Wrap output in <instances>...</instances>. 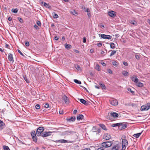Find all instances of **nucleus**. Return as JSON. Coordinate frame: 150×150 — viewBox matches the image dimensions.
<instances>
[{
    "label": "nucleus",
    "instance_id": "423d86ee",
    "mask_svg": "<svg viewBox=\"0 0 150 150\" xmlns=\"http://www.w3.org/2000/svg\"><path fill=\"white\" fill-rule=\"evenodd\" d=\"M31 134L33 140L35 142H36L37 141V137L36 136L35 132L34 131H32L31 132Z\"/></svg>",
    "mask_w": 150,
    "mask_h": 150
},
{
    "label": "nucleus",
    "instance_id": "f3484780",
    "mask_svg": "<svg viewBox=\"0 0 150 150\" xmlns=\"http://www.w3.org/2000/svg\"><path fill=\"white\" fill-rule=\"evenodd\" d=\"M73 132H74L73 131H71L70 130H69L68 131L64 132L63 133L64 135H70Z\"/></svg>",
    "mask_w": 150,
    "mask_h": 150
},
{
    "label": "nucleus",
    "instance_id": "8fccbe9b",
    "mask_svg": "<svg viewBox=\"0 0 150 150\" xmlns=\"http://www.w3.org/2000/svg\"><path fill=\"white\" fill-rule=\"evenodd\" d=\"M36 23L39 26H40L41 25V23L40 21H37Z\"/></svg>",
    "mask_w": 150,
    "mask_h": 150
},
{
    "label": "nucleus",
    "instance_id": "58836bf2",
    "mask_svg": "<svg viewBox=\"0 0 150 150\" xmlns=\"http://www.w3.org/2000/svg\"><path fill=\"white\" fill-rule=\"evenodd\" d=\"M131 23L134 25H136L137 23L136 22L134 21H132L131 22Z\"/></svg>",
    "mask_w": 150,
    "mask_h": 150
},
{
    "label": "nucleus",
    "instance_id": "393cba45",
    "mask_svg": "<svg viewBox=\"0 0 150 150\" xmlns=\"http://www.w3.org/2000/svg\"><path fill=\"white\" fill-rule=\"evenodd\" d=\"M112 61L113 62H112V64L115 67H117L119 64V63L115 60H112Z\"/></svg>",
    "mask_w": 150,
    "mask_h": 150
},
{
    "label": "nucleus",
    "instance_id": "f257e3e1",
    "mask_svg": "<svg viewBox=\"0 0 150 150\" xmlns=\"http://www.w3.org/2000/svg\"><path fill=\"white\" fill-rule=\"evenodd\" d=\"M126 137L125 136H123L122 137L121 139L122 140V150H125L126 147L128 145V141L126 139Z\"/></svg>",
    "mask_w": 150,
    "mask_h": 150
},
{
    "label": "nucleus",
    "instance_id": "dca6fc26",
    "mask_svg": "<svg viewBox=\"0 0 150 150\" xmlns=\"http://www.w3.org/2000/svg\"><path fill=\"white\" fill-rule=\"evenodd\" d=\"M78 100H79L81 103L85 105H87L88 104V102L86 100L83 99L78 98Z\"/></svg>",
    "mask_w": 150,
    "mask_h": 150
},
{
    "label": "nucleus",
    "instance_id": "864d4df0",
    "mask_svg": "<svg viewBox=\"0 0 150 150\" xmlns=\"http://www.w3.org/2000/svg\"><path fill=\"white\" fill-rule=\"evenodd\" d=\"M40 136H42L43 137H46V135L45 134V132H43Z\"/></svg>",
    "mask_w": 150,
    "mask_h": 150
},
{
    "label": "nucleus",
    "instance_id": "412c9836",
    "mask_svg": "<svg viewBox=\"0 0 150 150\" xmlns=\"http://www.w3.org/2000/svg\"><path fill=\"white\" fill-rule=\"evenodd\" d=\"M131 79L133 81L136 83H137L139 81L138 79L136 76H135V77H132L131 78Z\"/></svg>",
    "mask_w": 150,
    "mask_h": 150
},
{
    "label": "nucleus",
    "instance_id": "e433bc0d",
    "mask_svg": "<svg viewBox=\"0 0 150 150\" xmlns=\"http://www.w3.org/2000/svg\"><path fill=\"white\" fill-rule=\"evenodd\" d=\"M11 11L12 12L15 13H16L18 11V9L16 8L15 9H12L11 10Z\"/></svg>",
    "mask_w": 150,
    "mask_h": 150
},
{
    "label": "nucleus",
    "instance_id": "69168bd1",
    "mask_svg": "<svg viewBox=\"0 0 150 150\" xmlns=\"http://www.w3.org/2000/svg\"><path fill=\"white\" fill-rule=\"evenodd\" d=\"M97 45L98 47H101L102 45V44L101 43H98Z\"/></svg>",
    "mask_w": 150,
    "mask_h": 150
},
{
    "label": "nucleus",
    "instance_id": "338daca9",
    "mask_svg": "<svg viewBox=\"0 0 150 150\" xmlns=\"http://www.w3.org/2000/svg\"><path fill=\"white\" fill-rule=\"evenodd\" d=\"M74 52H76L77 53H79V51L77 50H74Z\"/></svg>",
    "mask_w": 150,
    "mask_h": 150
},
{
    "label": "nucleus",
    "instance_id": "f704fd0d",
    "mask_svg": "<svg viewBox=\"0 0 150 150\" xmlns=\"http://www.w3.org/2000/svg\"><path fill=\"white\" fill-rule=\"evenodd\" d=\"M99 84L100 86V87L102 88V89H106V87L104 84L101 83H100Z\"/></svg>",
    "mask_w": 150,
    "mask_h": 150
},
{
    "label": "nucleus",
    "instance_id": "6e6d98bb",
    "mask_svg": "<svg viewBox=\"0 0 150 150\" xmlns=\"http://www.w3.org/2000/svg\"><path fill=\"white\" fill-rule=\"evenodd\" d=\"M105 147H100L97 150H104Z\"/></svg>",
    "mask_w": 150,
    "mask_h": 150
},
{
    "label": "nucleus",
    "instance_id": "a18cd8bd",
    "mask_svg": "<svg viewBox=\"0 0 150 150\" xmlns=\"http://www.w3.org/2000/svg\"><path fill=\"white\" fill-rule=\"evenodd\" d=\"M75 68L78 70H79L80 69V67L78 65H76L75 66Z\"/></svg>",
    "mask_w": 150,
    "mask_h": 150
},
{
    "label": "nucleus",
    "instance_id": "680f3d73",
    "mask_svg": "<svg viewBox=\"0 0 150 150\" xmlns=\"http://www.w3.org/2000/svg\"><path fill=\"white\" fill-rule=\"evenodd\" d=\"M93 132H97L98 133H99L100 132V130L99 129H98L97 131H94Z\"/></svg>",
    "mask_w": 150,
    "mask_h": 150
},
{
    "label": "nucleus",
    "instance_id": "a878e982",
    "mask_svg": "<svg viewBox=\"0 0 150 150\" xmlns=\"http://www.w3.org/2000/svg\"><path fill=\"white\" fill-rule=\"evenodd\" d=\"M65 47L66 49L69 50L71 47V46L70 45L66 44L65 45Z\"/></svg>",
    "mask_w": 150,
    "mask_h": 150
},
{
    "label": "nucleus",
    "instance_id": "aec40b11",
    "mask_svg": "<svg viewBox=\"0 0 150 150\" xmlns=\"http://www.w3.org/2000/svg\"><path fill=\"white\" fill-rule=\"evenodd\" d=\"M57 143V142H60L62 143H65L67 142V140L63 139H61L60 140H56L55 141Z\"/></svg>",
    "mask_w": 150,
    "mask_h": 150
},
{
    "label": "nucleus",
    "instance_id": "4c0bfd02",
    "mask_svg": "<svg viewBox=\"0 0 150 150\" xmlns=\"http://www.w3.org/2000/svg\"><path fill=\"white\" fill-rule=\"evenodd\" d=\"M110 47L112 49H114L115 48V46L114 43H111L110 45Z\"/></svg>",
    "mask_w": 150,
    "mask_h": 150
},
{
    "label": "nucleus",
    "instance_id": "4be33fe9",
    "mask_svg": "<svg viewBox=\"0 0 150 150\" xmlns=\"http://www.w3.org/2000/svg\"><path fill=\"white\" fill-rule=\"evenodd\" d=\"M41 3L42 4H43L44 6L47 8H50L51 7V6L49 4L47 3H46L42 2Z\"/></svg>",
    "mask_w": 150,
    "mask_h": 150
},
{
    "label": "nucleus",
    "instance_id": "c03bdc74",
    "mask_svg": "<svg viewBox=\"0 0 150 150\" xmlns=\"http://www.w3.org/2000/svg\"><path fill=\"white\" fill-rule=\"evenodd\" d=\"M119 149L116 147L114 146L112 149V150H118Z\"/></svg>",
    "mask_w": 150,
    "mask_h": 150
},
{
    "label": "nucleus",
    "instance_id": "473e14b6",
    "mask_svg": "<svg viewBox=\"0 0 150 150\" xmlns=\"http://www.w3.org/2000/svg\"><path fill=\"white\" fill-rule=\"evenodd\" d=\"M74 81L76 83L79 84H81V81H80L78 80L77 79H74Z\"/></svg>",
    "mask_w": 150,
    "mask_h": 150
},
{
    "label": "nucleus",
    "instance_id": "603ef678",
    "mask_svg": "<svg viewBox=\"0 0 150 150\" xmlns=\"http://www.w3.org/2000/svg\"><path fill=\"white\" fill-rule=\"evenodd\" d=\"M25 45L26 46L28 47L29 46L30 44L29 42L28 41H26L25 43Z\"/></svg>",
    "mask_w": 150,
    "mask_h": 150
},
{
    "label": "nucleus",
    "instance_id": "c756f323",
    "mask_svg": "<svg viewBox=\"0 0 150 150\" xmlns=\"http://www.w3.org/2000/svg\"><path fill=\"white\" fill-rule=\"evenodd\" d=\"M95 69L98 71L100 70V67L98 64H96V65Z\"/></svg>",
    "mask_w": 150,
    "mask_h": 150
},
{
    "label": "nucleus",
    "instance_id": "37998d69",
    "mask_svg": "<svg viewBox=\"0 0 150 150\" xmlns=\"http://www.w3.org/2000/svg\"><path fill=\"white\" fill-rule=\"evenodd\" d=\"M127 90L129 91H130L131 93L132 94H134V92L133 91H132L131 90V89L130 88H127Z\"/></svg>",
    "mask_w": 150,
    "mask_h": 150
},
{
    "label": "nucleus",
    "instance_id": "052dcab7",
    "mask_svg": "<svg viewBox=\"0 0 150 150\" xmlns=\"http://www.w3.org/2000/svg\"><path fill=\"white\" fill-rule=\"evenodd\" d=\"M86 42V38L85 37L83 38V42L85 43Z\"/></svg>",
    "mask_w": 150,
    "mask_h": 150
},
{
    "label": "nucleus",
    "instance_id": "0e129e2a",
    "mask_svg": "<svg viewBox=\"0 0 150 150\" xmlns=\"http://www.w3.org/2000/svg\"><path fill=\"white\" fill-rule=\"evenodd\" d=\"M77 111L76 110H74L73 112V114H76L77 113Z\"/></svg>",
    "mask_w": 150,
    "mask_h": 150
},
{
    "label": "nucleus",
    "instance_id": "1a4fd4ad",
    "mask_svg": "<svg viewBox=\"0 0 150 150\" xmlns=\"http://www.w3.org/2000/svg\"><path fill=\"white\" fill-rule=\"evenodd\" d=\"M100 36L101 38L103 39H107L108 40H110L112 38V36L109 35L101 34Z\"/></svg>",
    "mask_w": 150,
    "mask_h": 150
},
{
    "label": "nucleus",
    "instance_id": "e2e57ef3",
    "mask_svg": "<svg viewBox=\"0 0 150 150\" xmlns=\"http://www.w3.org/2000/svg\"><path fill=\"white\" fill-rule=\"evenodd\" d=\"M123 64L124 65H125V66H128V65L127 63L126 62H123Z\"/></svg>",
    "mask_w": 150,
    "mask_h": 150
},
{
    "label": "nucleus",
    "instance_id": "6ab92c4d",
    "mask_svg": "<svg viewBox=\"0 0 150 150\" xmlns=\"http://www.w3.org/2000/svg\"><path fill=\"white\" fill-rule=\"evenodd\" d=\"M84 116L82 114H80L79 116H77L76 119L77 120H82L83 119H84Z\"/></svg>",
    "mask_w": 150,
    "mask_h": 150
},
{
    "label": "nucleus",
    "instance_id": "bb28decb",
    "mask_svg": "<svg viewBox=\"0 0 150 150\" xmlns=\"http://www.w3.org/2000/svg\"><path fill=\"white\" fill-rule=\"evenodd\" d=\"M142 132L139 133L137 134H134L133 136L136 138H138L141 135Z\"/></svg>",
    "mask_w": 150,
    "mask_h": 150
},
{
    "label": "nucleus",
    "instance_id": "ddd939ff",
    "mask_svg": "<svg viewBox=\"0 0 150 150\" xmlns=\"http://www.w3.org/2000/svg\"><path fill=\"white\" fill-rule=\"evenodd\" d=\"M62 98L64 101L65 103L68 104L69 103V101L68 98L65 95L62 97Z\"/></svg>",
    "mask_w": 150,
    "mask_h": 150
},
{
    "label": "nucleus",
    "instance_id": "13d9d810",
    "mask_svg": "<svg viewBox=\"0 0 150 150\" xmlns=\"http://www.w3.org/2000/svg\"><path fill=\"white\" fill-rule=\"evenodd\" d=\"M120 144H117L116 145H115V146L116 147H117V148H118L119 149V147H120Z\"/></svg>",
    "mask_w": 150,
    "mask_h": 150
},
{
    "label": "nucleus",
    "instance_id": "f03ea898",
    "mask_svg": "<svg viewBox=\"0 0 150 150\" xmlns=\"http://www.w3.org/2000/svg\"><path fill=\"white\" fill-rule=\"evenodd\" d=\"M44 130V128L43 127H38L37 129L36 134L38 136H39L41 135L43 132Z\"/></svg>",
    "mask_w": 150,
    "mask_h": 150
},
{
    "label": "nucleus",
    "instance_id": "f8f14e48",
    "mask_svg": "<svg viewBox=\"0 0 150 150\" xmlns=\"http://www.w3.org/2000/svg\"><path fill=\"white\" fill-rule=\"evenodd\" d=\"M76 120V117L75 116L67 118L66 119L67 121L69 122H74Z\"/></svg>",
    "mask_w": 150,
    "mask_h": 150
},
{
    "label": "nucleus",
    "instance_id": "0eeeda50",
    "mask_svg": "<svg viewBox=\"0 0 150 150\" xmlns=\"http://www.w3.org/2000/svg\"><path fill=\"white\" fill-rule=\"evenodd\" d=\"M119 124L118 128L122 130L126 128L127 126L126 124H124V123H119Z\"/></svg>",
    "mask_w": 150,
    "mask_h": 150
},
{
    "label": "nucleus",
    "instance_id": "a19ab883",
    "mask_svg": "<svg viewBox=\"0 0 150 150\" xmlns=\"http://www.w3.org/2000/svg\"><path fill=\"white\" fill-rule=\"evenodd\" d=\"M31 93L34 96H35L36 94V91L34 90H32V91L31 92Z\"/></svg>",
    "mask_w": 150,
    "mask_h": 150
},
{
    "label": "nucleus",
    "instance_id": "bf43d9fd",
    "mask_svg": "<svg viewBox=\"0 0 150 150\" xmlns=\"http://www.w3.org/2000/svg\"><path fill=\"white\" fill-rule=\"evenodd\" d=\"M34 27L36 29H39L38 26L36 24L34 25Z\"/></svg>",
    "mask_w": 150,
    "mask_h": 150
},
{
    "label": "nucleus",
    "instance_id": "39448f33",
    "mask_svg": "<svg viewBox=\"0 0 150 150\" xmlns=\"http://www.w3.org/2000/svg\"><path fill=\"white\" fill-rule=\"evenodd\" d=\"M110 104L114 106L117 105L118 104V101L116 99H112L109 100Z\"/></svg>",
    "mask_w": 150,
    "mask_h": 150
},
{
    "label": "nucleus",
    "instance_id": "49530a36",
    "mask_svg": "<svg viewBox=\"0 0 150 150\" xmlns=\"http://www.w3.org/2000/svg\"><path fill=\"white\" fill-rule=\"evenodd\" d=\"M35 108L37 109H39L40 108V105L39 104H37L36 105V106H35Z\"/></svg>",
    "mask_w": 150,
    "mask_h": 150
},
{
    "label": "nucleus",
    "instance_id": "4d7b16f0",
    "mask_svg": "<svg viewBox=\"0 0 150 150\" xmlns=\"http://www.w3.org/2000/svg\"><path fill=\"white\" fill-rule=\"evenodd\" d=\"M49 104L47 103L45 105V108H49Z\"/></svg>",
    "mask_w": 150,
    "mask_h": 150
},
{
    "label": "nucleus",
    "instance_id": "b1692460",
    "mask_svg": "<svg viewBox=\"0 0 150 150\" xmlns=\"http://www.w3.org/2000/svg\"><path fill=\"white\" fill-rule=\"evenodd\" d=\"M136 85L140 87H142L143 86V84L140 82H138L137 83Z\"/></svg>",
    "mask_w": 150,
    "mask_h": 150
},
{
    "label": "nucleus",
    "instance_id": "7c9ffc66",
    "mask_svg": "<svg viewBox=\"0 0 150 150\" xmlns=\"http://www.w3.org/2000/svg\"><path fill=\"white\" fill-rule=\"evenodd\" d=\"M70 13L74 15H76L77 14V13L76 12V11L74 10L71 11Z\"/></svg>",
    "mask_w": 150,
    "mask_h": 150
},
{
    "label": "nucleus",
    "instance_id": "2f4dec72",
    "mask_svg": "<svg viewBox=\"0 0 150 150\" xmlns=\"http://www.w3.org/2000/svg\"><path fill=\"white\" fill-rule=\"evenodd\" d=\"M23 78L24 80H25V81L27 83H29L30 82L29 80L25 76H23Z\"/></svg>",
    "mask_w": 150,
    "mask_h": 150
},
{
    "label": "nucleus",
    "instance_id": "72a5a7b5",
    "mask_svg": "<svg viewBox=\"0 0 150 150\" xmlns=\"http://www.w3.org/2000/svg\"><path fill=\"white\" fill-rule=\"evenodd\" d=\"M111 51H112V52L110 55V57H111V56H112V55L115 54L116 52V51H115L114 50H111Z\"/></svg>",
    "mask_w": 150,
    "mask_h": 150
},
{
    "label": "nucleus",
    "instance_id": "3c124183",
    "mask_svg": "<svg viewBox=\"0 0 150 150\" xmlns=\"http://www.w3.org/2000/svg\"><path fill=\"white\" fill-rule=\"evenodd\" d=\"M108 72L110 74H112V73H113L112 71L110 69H108Z\"/></svg>",
    "mask_w": 150,
    "mask_h": 150
},
{
    "label": "nucleus",
    "instance_id": "a211bd4d",
    "mask_svg": "<svg viewBox=\"0 0 150 150\" xmlns=\"http://www.w3.org/2000/svg\"><path fill=\"white\" fill-rule=\"evenodd\" d=\"M110 115L114 117H117L118 116V114L115 112H111L110 113Z\"/></svg>",
    "mask_w": 150,
    "mask_h": 150
},
{
    "label": "nucleus",
    "instance_id": "09e8293b",
    "mask_svg": "<svg viewBox=\"0 0 150 150\" xmlns=\"http://www.w3.org/2000/svg\"><path fill=\"white\" fill-rule=\"evenodd\" d=\"M18 19L21 23H22L23 22V21L21 18L18 17Z\"/></svg>",
    "mask_w": 150,
    "mask_h": 150
},
{
    "label": "nucleus",
    "instance_id": "5701e85b",
    "mask_svg": "<svg viewBox=\"0 0 150 150\" xmlns=\"http://www.w3.org/2000/svg\"><path fill=\"white\" fill-rule=\"evenodd\" d=\"M99 126L103 130H107L106 126L103 124H99Z\"/></svg>",
    "mask_w": 150,
    "mask_h": 150
},
{
    "label": "nucleus",
    "instance_id": "79ce46f5",
    "mask_svg": "<svg viewBox=\"0 0 150 150\" xmlns=\"http://www.w3.org/2000/svg\"><path fill=\"white\" fill-rule=\"evenodd\" d=\"M119 125H120L119 123L113 124L112 125V126L113 127H116V126H118L119 127Z\"/></svg>",
    "mask_w": 150,
    "mask_h": 150
},
{
    "label": "nucleus",
    "instance_id": "c85d7f7f",
    "mask_svg": "<svg viewBox=\"0 0 150 150\" xmlns=\"http://www.w3.org/2000/svg\"><path fill=\"white\" fill-rule=\"evenodd\" d=\"M122 74L125 76H127L128 75L129 73L127 71H124L122 72Z\"/></svg>",
    "mask_w": 150,
    "mask_h": 150
},
{
    "label": "nucleus",
    "instance_id": "4468645a",
    "mask_svg": "<svg viewBox=\"0 0 150 150\" xmlns=\"http://www.w3.org/2000/svg\"><path fill=\"white\" fill-rule=\"evenodd\" d=\"M84 9L85 10V11L87 12V14L88 18H91V14L90 12V10L88 8L85 7L84 8Z\"/></svg>",
    "mask_w": 150,
    "mask_h": 150
},
{
    "label": "nucleus",
    "instance_id": "cd10ccee",
    "mask_svg": "<svg viewBox=\"0 0 150 150\" xmlns=\"http://www.w3.org/2000/svg\"><path fill=\"white\" fill-rule=\"evenodd\" d=\"M52 15L53 17L54 18H58V16L57 14H56L55 12H53L52 13Z\"/></svg>",
    "mask_w": 150,
    "mask_h": 150
},
{
    "label": "nucleus",
    "instance_id": "c9c22d12",
    "mask_svg": "<svg viewBox=\"0 0 150 150\" xmlns=\"http://www.w3.org/2000/svg\"><path fill=\"white\" fill-rule=\"evenodd\" d=\"M3 147L4 150H10V149L8 146L4 145Z\"/></svg>",
    "mask_w": 150,
    "mask_h": 150
},
{
    "label": "nucleus",
    "instance_id": "ea45409f",
    "mask_svg": "<svg viewBox=\"0 0 150 150\" xmlns=\"http://www.w3.org/2000/svg\"><path fill=\"white\" fill-rule=\"evenodd\" d=\"M45 133L46 134V137L50 136L51 135V132H45Z\"/></svg>",
    "mask_w": 150,
    "mask_h": 150
},
{
    "label": "nucleus",
    "instance_id": "20e7f679",
    "mask_svg": "<svg viewBox=\"0 0 150 150\" xmlns=\"http://www.w3.org/2000/svg\"><path fill=\"white\" fill-rule=\"evenodd\" d=\"M112 143H111V142L108 141L102 143V145L103 147H108L112 145Z\"/></svg>",
    "mask_w": 150,
    "mask_h": 150
},
{
    "label": "nucleus",
    "instance_id": "774afa93",
    "mask_svg": "<svg viewBox=\"0 0 150 150\" xmlns=\"http://www.w3.org/2000/svg\"><path fill=\"white\" fill-rule=\"evenodd\" d=\"M59 38L57 36H56L54 37V39L56 40H57L59 39Z\"/></svg>",
    "mask_w": 150,
    "mask_h": 150
},
{
    "label": "nucleus",
    "instance_id": "6e6552de",
    "mask_svg": "<svg viewBox=\"0 0 150 150\" xmlns=\"http://www.w3.org/2000/svg\"><path fill=\"white\" fill-rule=\"evenodd\" d=\"M111 136L110 134L108 133H105L103 136V138L106 140H108L110 139Z\"/></svg>",
    "mask_w": 150,
    "mask_h": 150
},
{
    "label": "nucleus",
    "instance_id": "9d476101",
    "mask_svg": "<svg viewBox=\"0 0 150 150\" xmlns=\"http://www.w3.org/2000/svg\"><path fill=\"white\" fill-rule=\"evenodd\" d=\"M109 15L112 17L114 18L116 16V12L113 11H109L108 12Z\"/></svg>",
    "mask_w": 150,
    "mask_h": 150
},
{
    "label": "nucleus",
    "instance_id": "2eb2a0df",
    "mask_svg": "<svg viewBox=\"0 0 150 150\" xmlns=\"http://www.w3.org/2000/svg\"><path fill=\"white\" fill-rule=\"evenodd\" d=\"M5 127V124L0 120V130L3 129Z\"/></svg>",
    "mask_w": 150,
    "mask_h": 150
},
{
    "label": "nucleus",
    "instance_id": "5fc2aeb1",
    "mask_svg": "<svg viewBox=\"0 0 150 150\" xmlns=\"http://www.w3.org/2000/svg\"><path fill=\"white\" fill-rule=\"evenodd\" d=\"M135 57L137 59H140V57H139V55H135Z\"/></svg>",
    "mask_w": 150,
    "mask_h": 150
},
{
    "label": "nucleus",
    "instance_id": "de8ad7c7",
    "mask_svg": "<svg viewBox=\"0 0 150 150\" xmlns=\"http://www.w3.org/2000/svg\"><path fill=\"white\" fill-rule=\"evenodd\" d=\"M18 50V52L22 56H24V54L21 52L20 51V50H19V49H18L17 50Z\"/></svg>",
    "mask_w": 150,
    "mask_h": 150
},
{
    "label": "nucleus",
    "instance_id": "7ed1b4c3",
    "mask_svg": "<svg viewBox=\"0 0 150 150\" xmlns=\"http://www.w3.org/2000/svg\"><path fill=\"white\" fill-rule=\"evenodd\" d=\"M150 108V103H147L146 104L142 105L141 108L142 111L147 110Z\"/></svg>",
    "mask_w": 150,
    "mask_h": 150
},
{
    "label": "nucleus",
    "instance_id": "9b49d317",
    "mask_svg": "<svg viewBox=\"0 0 150 150\" xmlns=\"http://www.w3.org/2000/svg\"><path fill=\"white\" fill-rule=\"evenodd\" d=\"M8 59L10 62H11L12 63L14 62L13 58V54L11 53L8 54Z\"/></svg>",
    "mask_w": 150,
    "mask_h": 150
}]
</instances>
